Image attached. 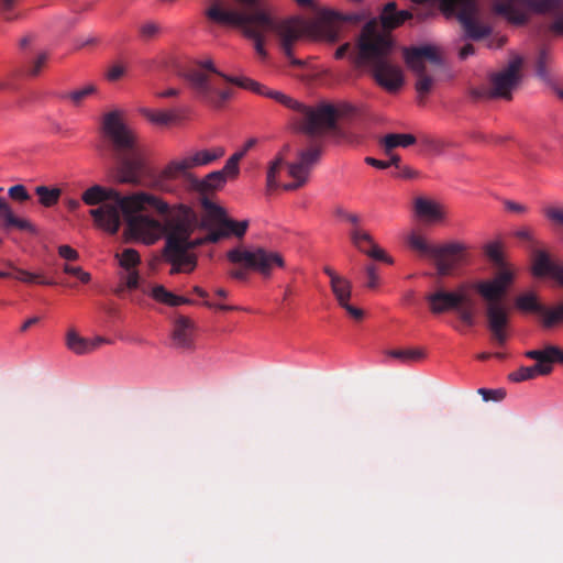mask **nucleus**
Masks as SVG:
<instances>
[{
  "mask_svg": "<svg viewBox=\"0 0 563 563\" xmlns=\"http://www.w3.org/2000/svg\"><path fill=\"white\" fill-rule=\"evenodd\" d=\"M200 216L191 207L178 203L170 206L164 219V257L172 265L170 274L190 273L197 266L195 249L235 235L242 238L249 221H234L225 210L207 197L201 198Z\"/></svg>",
  "mask_w": 563,
  "mask_h": 563,
  "instance_id": "f257e3e1",
  "label": "nucleus"
},
{
  "mask_svg": "<svg viewBox=\"0 0 563 563\" xmlns=\"http://www.w3.org/2000/svg\"><path fill=\"white\" fill-rule=\"evenodd\" d=\"M81 199L88 206L101 203L91 209L89 214L99 228L110 234L119 231L123 214L133 238L147 245L163 238L169 203L153 194L139 191L122 196L115 189L93 185L84 191Z\"/></svg>",
  "mask_w": 563,
  "mask_h": 563,
  "instance_id": "f03ea898",
  "label": "nucleus"
},
{
  "mask_svg": "<svg viewBox=\"0 0 563 563\" xmlns=\"http://www.w3.org/2000/svg\"><path fill=\"white\" fill-rule=\"evenodd\" d=\"M245 10H225L219 3H213L206 10V16L221 25L241 27L244 33L255 41V48L258 54L265 55L264 35L274 31L280 40V47L292 65H302L301 60L292 57V45L301 37V22L297 19L275 22L258 5V0H236Z\"/></svg>",
  "mask_w": 563,
  "mask_h": 563,
  "instance_id": "7ed1b4c3",
  "label": "nucleus"
},
{
  "mask_svg": "<svg viewBox=\"0 0 563 563\" xmlns=\"http://www.w3.org/2000/svg\"><path fill=\"white\" fill-rule=\"evenodd\" d=\"M100 133L101 155L109 152L117 162L115 179L121 184L139 185L140 174L145 168L144 150L139 144L136 132L124 121L122 110H112L102 115Z\"/></svg>",
  "mask_w": 563,
  "mask_h": 563,
  "instance_id": "20e7f679",
  "label": "nucleus"
},
{
  "mask_svg": "<svg viewBox=\"0 0 563 563\" xmlns=\"http://www.w3.org/2000/svg\"><path fill=\"white\" fill-rule=\"evenodd\" d=\"M485 255L499 268V272L490 279L479 280L472 285L484 301V313L492 339L504 345L507 341V328L509 325L510 309L506 302V296L515 279V274L506 267L501 244L489 242L484 247Z\"/></svg>",
  "mask_w": 563,
  "mask_h": 563,
  "instance_id": "39448f33",
  "label": "nucleus"
},
{
  "mask_svg": "<svg viewBox=\"0 0 563 563\" xmlns=\"http://www.w3.org/2000/svg\"><path fill=\"white\" fill-rule=\"evenodd\" d=\"M356 64H367L375 81L389 92L399 90L404 82L402 70L389 60L394 42L378 30L376 20H371L362 29Z\"/></svg>",
  "mask_w": 563,
  "mask_h": 563,
  "instance_id": "423d86ee",
  "label": "nucleus"
},
{
  "mask_svg": "<svg viewBox=\"0 0 563 563\" xmlns=\"http://www.w3.org/2000/svg\"><path fill=\"white\" fill-rule=\"evenodd\" d=\"M178 75L198 98L214 108H221L233 92L230 87H222L221 81L236 86L233 79H247V77H233L219 71L211 59L200 60L190 67L183 68Z\"/></svg>",
  "mask_w": 563,
  "mask_h": 563,
  "instance_id": "0eeeda50",
  "label": "nucleus"
},
{
  "mask_svg": "<svg viewBox=\"0 0 563 563\" xmlns=\"http://www.w3.org/2000/svg\"><path fill=\"white\" fill-rule=\"evenodd\" d=\"M227 258L235 266L229 271V275L238 280H246L251 271L268 278L276 267L283 268L285 266L280 253L262 246L231 249L227 253Z\"/></svg>",
  "mask_w": 563,
  "mask_h": 563,
  "instance_id": "6e6552de",
  "label": "nucleus"
},
{
  "mask_svg": "<svg viewBox=\"0 0 563 563\" xmlns=\"http://www.w3.org/2000/svg\"><path fill=\"white\" fill-rule=\"evenodd\" d=\"M527 10L552 16L549 31L554 35H563V0H498L494 4L497 14L518 25L527 22Z\"/></svg>",
  "mask_w": 563,
  "mask_h": 563,
  "instance_id": "1a4fd4ad",
  "label": "nucleus"
},
{
  "mask_svg": "<svg viewBox=\"0 0 563 563\" xmlns=\"http://www.w3.org/2000/svg\"><path fill=\"white\" fill-rule=\"evenodd\" d=\"M410 247L420 254L429 256L440 276L450 275L466 256L467 247L461 242H450L442 245L430 244L421 235L411 233L408 238Z\"/></svg>",
  "mask_w": 563,
  "mask_h": 563,
  "instance_id": "9d476101",
  "label": "nucleus"
},
{
  "mask_svg": "<svg viewBox=\"0 0 563 563\" xmlns=\"http://www.w3.org/2000/svg\"><path fill=\"white\" fill-rule=\"evenodd\" d=\"M429 309L433 314H441L454 310L459 319L467 327H473L476 322L477 307L472 297L460 287L457 291H448L438 288L426 296Z\"/></svg>",
  "mask_w": 563,
  "mask_h": 563,
  "instance_id": "9b49d317",
  "label": "nucleus"
},
{
  "mask_svg": "<svg viewBox=\"0 0 563 563\" xmlns=\"http://www.w3.org/2000/svg\"><path fill=\"white\" fill-rule=\"evenodd\" d=\"M521 67L522 59L520 57L511 59L505 68L489 75V88H472L471 96L476 100L494 98L510 100L512 90L521 81Z\"/></svg>",
  "mask_w": 563,
  "mask_h": 563,
  "instance_id": "f8f14e48",
  "label": "nucleus"
},
{
  "mask_svg": "<svg viewBox=\"0 0 563 563\" xmlns=\"http://www.w3.org/2000/svg\"><path fill=\"white\" fill-rule=\"evenodd\" d=\"M525 356L537 361L532 366H521L509 374V379L519 383L536 378L538 375L547 376L552 373L553 364H563V350L556 345H545L540 350H530Z\"/></svg>",
  "mask_w": 563,
  "mask_h": 563,
  "instance_id": "ddd939ff",
  "label": "nucleus"
},
{
  "mask_svg": "<svg viewBox=\"0 0 563 563\" xmlns=\"http://www.w3.org/2000/svg\"><path fill=\"white\" fill-rule=\"evenodd\" d=\"M404 58L407 66L417 75L416 90L419 96L428 95L433 87V77L427 75L424 60H429L434 65L442 63L438 49L431 45L418 47H405Z\"/></svg>",
  "mask_w": 563,
  "mask_h": 563,
  "instance_id": "4468645a",
  "label": "nucleus"
},
{
  "mask_svg": "<svg viewBox=\"0 0 563 563\" xmlns=\"http://www.w3.org/2000/svg\"><path fill=\"white\" fill-rule=\"evenodd\" d=\"M236 82V86L243 89L251 90L257 95L265 96L267 98L274 99L278 103L285 106L288 109L294 110L298 114H300V129L306 134L310 136V124L308 113L313 112L314 108L307 107L299 101L292 99L291 97L283 93L278 90L269 89L262 84L247 78V79H233Z\"/></svg>",
  "mask_w": 563,
  "mask_h": 563,
  "instance_id": "2eb2a0df",
  "label": "nucleus"
},
{
  "mask_svg": "<svg viewBox=\"0 0 563 563\" xmlns=\"http://www.w3.org/2000/svg\"><path fill=\"white\" fill-rule=\"evenodd\" d=\"M355 113V107L346 102L336 106L320 104L313 109V112L308 113L310 136L334 129L339 118H351Z\"/></svg>",
  "mask_w": 563,
  "mask_h": 563,
  "instance_id": "dca6fc26",
  "label": "nucleus"
},
{
  "mask_svg": "<svg viewBox=\"0 0 563 563\" xmlns=\"http://www.w3.org/2000/svg\"><path fill=\"white\" fill-rule=\"evenodd\" d=\"M515 307L523 313L538 314L544 329H552L556 325L558 306L552 308L544 306L534 291L530 290L518 295L515 299Z\"/></svg>",
  "mask_w": 563,
  "mask_h": 563,
  "instance_id": "f3484780",
  "label": "nucleus"
},
{
  "mask_svg": "<svg viewBox=\"0 0 563 563\" xmlns=\"http://www.w3.org/2000/svg\"><path fill=\"white\" fill-rule=\"evenodd\" d=\"M361 16L355 13L344 14L334 10L324 9L320 11L319 19L313 23V27L320 32L323 38L335 42L339 38V25L343 23L357 24Z\"/></svg>",
  "mask_w": 563,
  "mask_h": 563,
  "instance_id": "a211bd4d",
  "label": "nucleus"
},
{
  "mask_svg": "<svg viewBox=\"0 0 563 563\" xmlns=\"http://www.w3.org/2000/svg\"><path fill=\"white\" fill-rule=\"evenodd\" d=\"M191 168L188 163V159L185 156L174 158L166 164V166L162 169L156 180V187L162 190H169L168 186L165 184L169 180H176L179 178H184L188 181V185L191 187V178L196 177L191 174Z\"/></svg>",
  "mask_w": 563,
  "mask_h": 563,
  "instance_id": "6ab92c4d",
  "label": "nucleus"
},
{
  "mask_svg": "<svg viewBox=\"0 0 563 563\" xmlns=\"http://www.w3.org/2000/svg\"><path fill=\"white\" fill-rule=\"evenodd\" d=\"M194 335V322L187 317H178L174 322L172 331L173 346L184 351L192 350L195 347Z\"/></svg>",
  "mask_w": 563,
  "mask_h": 563,
  "instance_id": "aec40b11",
  "label": "nucleus"
},
{
  "mask_svg": "<svg viewBox=\"0 0 563 563\" xmlns=\"http://www.w3.org/2000/svg\"><path fill=\"white\" fill-rule=\"evenodd\" d=\"M321 154V144L318 141H311L307 148L298 154V161L288 165L289 175H299L300 173L307 177L312 166L319 161Z\"/></svg>",
  "mask_w": 563,
  "mask_h": 563,
  "instance_id": "412c9836",
  "label": "nucleus"
},
{
  "mask_svg": "<svg viewBox=\"0 0 563 563\" xmlns=\"http://www.w3.org/2000/svg\"><path fill=\"white\" fill-rule=\"evenodd\" d=\"M532 273L537 277L550 276L563 286V266L553 262L543 250H537L533 254Z\"/></svg>",
  "mask_w": 563,
  "mask_h": 563,
  "instance_id": "4be33fe9",
  "label": "nucleus"
},
{
  "mask_svg": "<svg viewBox=\"0 0 563 563\" xmlns=\"http://www.w3.org/2000/svg\"><path fill=\"white\" fill-rule=\"evenodd\" d=\"M109 341L103 336H96L92 340L80 336L74 329H70L66 334L67 347L78 355H85L97 350L101 344Z\"/></svg>",
  "mask_w": 563,
  "mask_h": 563,
  "instance_id": "5701e85b",
  "label": "nucleus"
},
{
  "mask_svg": "<svg viewBox=\"0 0 563 563\" xmlns=\"http://www.w3.org/2000/svg\"><path fill=\"white\" fill-rule=\"evenodd\" d=\"M0 221L3 230L18 229L35 233L34 225L26 219L18 218L8 201L0 197Z\"/></svg>",
  "mask_w": 563,
  "mask_h": 563,
  "instance_id": "b1692460",
  "label": "nucleus"
},
{
  "mask_svg": "<svg viewBox=\"0 0 563 563\" xmlns=\"http://www.w3.org/2000/svg\"><path fill=\"white\" fill-rule=\"evenodd\" d=\"M227 176H230L224 167L221 170H216L208 174L203 179L198 177L191 178V188L200 194H206L211 190L220 189L227 181Z\"/></svg>",
  "mask_w": 563,
  "mask_h": 563,
  "instance_id": "393cba45",
  "label": "nucleus"
},
{
  "mask_svg": "<svg viewBox=\"0 0 563 563\" xmlns=\"http://www.w3.org/2000/svg\"><path fill=\"white\" fill-rule=\"evenodd\" d=\"M411 18L412 13L410 11H397V4L388 2L380 14V22L385 30H394Z\"/></svg>",
  "mask_w": 563,
  "mask_h": 563,
  "instance_id": "a878e982",
  "label": "nucleus"
},
{
  "mask_svg": "<svg viewBox=\"0 0 563 563\" xmlns=\"http://www.w3.org/2000/svg\"><path fill=\"white\" fill-rule=\"evenodd\" d=\"M415 211L419 218L427 221H441L445 216L443 207L440 203L422 197L416 199Z\"/></svg>",
  "mask_w": 563,
  "mask_h": 563,
  "instance_id": "bb28decb",
  "label": "nucleus"
},
{
  "mask_svg": "<svg viewBox=\"0 0 563 563\" xmlns=\"http://www.w3.org/2000/svg\"><path fill=\"white\" fill-rule=\"evenodd\" d=\"M224 155V150L222 147H216L212 150H200L195 152H188L186 157L190 165V168H197L201 166H207L217 161L218 158Z\"/></svg>",
  "mask_w": 563,
  "mask_h": 563,
  "instance_id": "cd10ccee",
  "label": "nucleus"
},
{
  "mask_svg": "<svg viewBox=\"0 0 563 563\" xmlns=\"http://www.w3.org/2000/svg\"><path fill=\"white\" fill-rule=\"evenodd\" d=\"M150 295L158 302L165 303L170 307H177L180 305H189L192 303V301L186 297L177 296L170 291H168L164 286L162 285H155L152 289Z\"/></svg>",
  "mask_w": 563,
  "mask_h": 563,
  "instance_id": "c85d7f7f",
  "label": "nucleus"
},
{
  "mask_svg": "<svg viewBox=\"0 0 563 563\" xmlns=\"http://www.w3.org/2000/svg\"><path fill=\"white\" fill-rule=\"evenodd\" d=\"M416 143V137L412 134H397L390 133L384 136L382 141V145L386 152V154H390V152L397 147H408Z\"/></svg>",
  "mask_w": 563,
  "mask_h": 563,
  "instance_id": "c756f323",
  "label": "nucleus"
},
{
  "mask_svg": "<svg viewBox=\"0 0 563 563\" xmlns=\"http://www.w3.org/2000/svg\"><path fill=\"white\" fill-rule=\"evenodd\" d=\"M285 166V158L283 154H279L274 161H272L268 165L267 176H266V188L267 191H273L279 187L278 176L282 169Z\"/></svg>",
  "mask_w": 563,
  "mask_h": 563,
  "instance_id": "7c9ffc66",
  "label": "nucleus"
},
{
  "mask_svg": "<svg viewBox=\"0 0 563 563\" xmlns=\"http://www.w3.org/2000/svg\"><path fill=\"white\" fill-rule=\"evenodd\" d=\"M330 286L340 306L350 300L352 295V284L345 277L334 279V282L330 284Z\"/></svg>",
  "mask_w": 563,
  "mask_h": 563,
  "instance_id": "2f4dec72",
  "label": "nucleus"
},
{
  "mask_svg": "<svg viewBox=\"0 0 563 563\" xmlns=\"http://www.w3.org/2000/svg\"><path fill=\"white\" fill-rule=\"evenodd\" d=\"M256 144V139H250L245 142L241 151L234 153L225 163L224 170L231 176H236L239 173V162L245 154Z\"/></svg>",
  "mask_w": 563,
  "mask_h": 563,
  "instance_id": "473e14b6",
  "label": "nucleus"
},
{
  "mask_svg": "<svg viewBox=\"0 0 563 563\" xmlns=\"http://www.w3.org/2000/svg\"><path fill=\"white\" fill-rule=\"evenodd\" d=\"M140 286V275L137 271L130 269L120 275V285L115 288L114 292L122 296L125 289L134 290Z\"/></svg>",
  "mask_w": 563,
  "mask_h": 563,
  "instance_id": "72a5a7b5",
  "label": "nucleus"
},
{
  "mask_svg": "<svg viewBox=\"0 0 563 563\" xmlns=\"http://www.w3.org/2000/svg\"><path fill=\"white\" fill-rule=\"evenodd\" d=\"M13 271L14 273L7 272L9 276L5 278H15L26 284L37 283L41 285H54V282L43 278L40 274L31 273L16 267H13Z\"/></svg>",
  "mask_w": 563,
  "mask_h": 563,
  "instance_id": "f704fd0d",
  "label": "nucleus"
},
{
  "mask_svg": "<svg viewBox=\"0 0 563 563\" xmlns=\"http://www.w3.org/2000/svg\"><path fill=\"white\" fill-rule=\"evenodd\" d=\"M35 192L40 198V203L47 208L55 206L62 196L59 188H48L46 186L36 187Z\"/></svg>",
  "mask_w": 563,
  "mask_h": 563,
  "instance_id": "c9c22d12",
  "label": "nucleus"
},
{
  "mask_svg": "<svg viewBox=\"0 0 563 563\" xmlns=\"http://www.w3.org/2000/svg\"><path fill=\"white\" fill-rule=\"evenodd\" d=\"M387 355L407 364L422 360L424 352L420 349L389 350L387 351Z\"/></svg>",
  "mask_w": 563,
  "mask_h": 563,
  "instance_id": "e433bc0d",
  "label": "nucleus"
},
{
  "mask_svg": "<svg viewBox=\"0 0 563 563\" xmlns=\"http://www.w3.org/2000/svg\"><path fill=\"white\" fill-rule=\"evenodd\" d=\"M350 238L353 245L362 253L375 244L372 235L358 228H354L351 231Z\"/></svg>",
  "mask_w": 563,
  "mask_h": 563,
  "instance_id": "4c0bfd02",
  "label": "nucleus"
},
{
  "mask_svg": "<svg viewBox=\"0 0 563 563\" xmlns=\"http://www.w3.org/2000/svg\"><path fill=\"white\" fill-rule=\"evenodd\" d=\"M542 214L556 230H563V206H547Z\"/></svg>",
  "mask_w": 563,
  "mask_h": 563,
  "instance_id": "58836bf2",
  "label": "nucleus"
},
{
  "mask_svg": "<svg viewBox=\"0 0 563 563\" xmlns=\"http://www.w3.org/2000/svg\"><path fill=\"white\" fill-rule=\"evenodd\" d=\"M96 91H97V87L95 85L90 84L81 89L64 93L62 97L64 99L70 100L74 106L79 107L87 97L91 96Z\"/></svg>",
  "mask_w": 563,
  "mask_h": 563,
  "instance_id": "ea45409f",
  "label": "nucleus"
},
{
  "mask_svg": "<svg viewBox=\"0 0 563 563\" xmlns=\"http://www.w3.org/2000/svg\"><path fill=\"white\" fill-rule=\"evenodd\" d=\"M145 115L152 123H155L158 125H168L172 122L176 121V119H177L176 113H174L172 111L146 110Z\"/></svg>",
  "mask_w": 563,
  "mask_h": 563,
  "instance_id": "a19ab883",
  "label": "nucleus"
},
{
  "mask_svg": "<svg viewBox=\"0 0 563 563\" xmlns=\"http://www.w3.org/2000/svg\"><path fill=\"white\" fill-rule=\"evenodd\" d=\"M140 262V254L134 249H125L120 255V266L125 271L133 269Z\"/></svg>",
  "mask_w": 563,
  "mask_h": 563,
  "instance_id": "79ce46f5",
  "label": "nucleus"
},
{
  "mask_svg": "<svg viewBox=\"0 0 563 563\" xmlns=\"http://www.w3.org/2000/svg\"><path fill=\"white\" fill-rule=\"evenodd\" d=\"M550 59L551 56L549 51L547 48L540 49L536 62V71L537 75L543 80H547L549 78L547 65L549 64Z\"/></svg>",
  "mask_w": 563,
  "mask_h": 563,
  "instance_id": "37998d69",
  "label": "nucleus"
},
{
  "mask_svg": "<svg viewBox=\"0 0 563 563\" xmlns=\"http://www.w3.org/2000/svg\"><path fill=\"white\" fill-rule=\"evenodd\" d=\"M162 27L154 21H147L140 25L139 33L142 40L150 41L159 35Z\"/></svg>",
  "mask_w": 563,
  "mask_h": 563,
  "instance_id": "c03bdc74",
  "label": "nucleus"
},
{
  "mask_svg": "<svg viewBox=\"0 0 563 563\" xmlns=\"http://www.w3.org/2000/svg\"><path fill=\"white\" fill-rule=\"evenodd\" d=\"M19 0H0V15L5 21H12L19 18L18 14L14 13V7Z\"/></svg>",
  "mask_w": 563,
  "mask_h": 563,
  "instance_id": "a18cd8bd",
  "label": "nucleus"
},
{
  "mask_svg": "<svg viewBox=\"0 0 563 563\" xmlns=\"http://www.w3.org/2000/svg\"><path fill=\"white\" fill-rule=\"evenodd\" d=\"M19 0H0V15L5 21H12L19 18L18 14L14 13V7Z\"/></svg>",
  "mask_w": 563,
  "mask_h": 563,
  "instance_id": "49530a36",
  "label": "nucleus"
},
{
  "mask_svg": "<svg viewBox=\"0 0 563 563\" xmlns=\"http://www.w3.org/2000/svg\"><path fill=\"white\" fill-rule=\"evenodd\" d=\"M364 254H366L367 256L376 260V261H382V262H385L387 264H391L393 263V260L391 257H389L384 250H382L376 243L373 244L371 247H368L365 252H363Z\"/></svg>",
  "mask_w": 563,
  "mask_h": 563,
  "instance_id": "de8ad7c7",
  "label": "nucleus"
},
{
  "mask_svg": "<svg viewBox=\"0 0 563 563\" xmlns=\"http://www.w3.org/2000/svg\"><path fill=\"white\" fill-rule=\"evenodd\" d=\"M63 271L68 275L77 277L84 284H87L91 280L90 274L82 271V268L79 266H70L68 264H65Z\"/></svg>",
  "mask_w": 563,
  "mask_h": 563,
  "instance_id": "09e8293b",
  "label": "nucleus"
},
{
  "mask_svg": "<svg viewBox=\"0 0 563 563\" xmlns=\"http://www.w3.org/2000/svg\"><path fill=\"white\" fill-rule=\"evenodd\" d=\"M478 394L482 395L483 400L489 401H500L506 397V391L504 389H486L479 388Z\"/></svg>",
  "mask_w": 563,
  "mask_h": 563,
  "instance_id": "8fccbe9b",
  "label": "nucleus"
},
{
  "mask_svg": "<svg viewBox=\"0 0 563 563\" xmlns=\"http://www.w3.org/2000/svg\"><path fill=\"white\" fill-rule=\"evenodd\" d=\"M9 197L16 201H26L31 198L23 185H14L8 190Z\"/></svg>",
  "mask_w": 563,
  "mask_h": 563,
  "instance_id": "3c124183",
  "label": "nucleus"
},
{
  "mask_svg": "<svg viewBox=\"0 0 563 563\" xmlns=\"http://www.w3.org/2000/svg\"><path fill=\"white\" fill-rule=\"evenodd\" d=\"M47 59H48V54L41 53L35 58V60L31 64L30 68L27 69V74L32 77L37 76L41 73L44 65L46 64Z\"/></svg>",
  "mask_w": 563,
  "mask_h": 563,
  "instance_id": "603ef678",
  "label": "nucleus"
},
{
  "mask_svg": "<svg viewBox=\"0 0 563 563\" xmlns=\"http://www.w3.org/2000/svg\"><path fill=\"white\" fill-rule=\"evenodd\" d=\"M289 176L294 178V181L283 185V189L286 191L297 190L298 188L302 187L308 181V178H309V177L302 175L301 173L299 175L297 174V175H289Z\"/></svg>",
  "mask_w": 563,
  "mask_h": 563,
  "instance_id": "864d4df0",
  "label": "nucleus"
},
{
  "mask_svg": "<svg viewBox=\"0 0 563 563\" xmlns=\"http://www.w3.org/2000/svg\"><path fill=\"white\" fill-rule=\"evenodd\" d=\"M340 307H342L346 311V313L350 316V318H352L354 321L360 322L364 319V316H365L364 310L350 305L349 301L341 305Z\"/></svg>",
  "mask_w": 563,
  "mask_h": 563,
  "instance_id": "5fc2aeb1",
  "label": "nucleus"
},
{
  "mask_svg": "<svg viewBox=\"0 0 563 563\" xmlns=\"http://www.w3.org/2000/svg\"><path fill=\"white\" fill-rule=\"evenodd\" d=\"M366 276H367V283L366 287L371 289H375L378 286V275L377 269L375 265H368L365 268Z\"/></svg>",
  "mask_w": 563,
  "mask_h": 563,
  "instance_id": "6e6d98bb",
  "label": "nucleus"
},
{
  "mask_svg": "<svg viewBox=\"0 0 563 563\" xmlns=\"http://www.w3.org/2000/svg\"><path fill=\"white\" fill-rule=\"evenodd\" d=\"M58 255L66 261H77L79 258L78 252L66 244L58 246Z\"/></svg>",
  "mask_w": 563,
  "mask_h": 563,
  "instance_id": "4d7b16f0",
  "label": "nucleus"
},
{
  "mask_svg": "<svg viewBox=\"0 0 563 563\" xmlns=\"http://www.w3.org/2000/svg\"><path fill=\"white\" fill-rule=\"evenodd\" d=\"M335 214L346 221H349L351 224H353L355 228H357V225L360 224L361 222V218L355 214V213H351V212H347L345 209H343L342 207H338L335 209Z\"/></svg>",
  "mask_w": 563,
  "mask_h": 563,
  "instance_id": "13d9d810",
  "label": "nucleus"
},
{
  "mask_svg": "<svg viewBox=\"0 0 563 563\" xmlns=\"http://www.w3.org/2000/svg\"><path fill=\"white\" fill-rule=\"evenodd\" d=\"M125 73V69L122 65H113L107 71V79L110 81L119 80Z\"/></svg>",
  "mask_w": 563,
  "mask_h": 563,
  "instance_id": "bf43d9fd",
  "label": "nucleus"
},
{
  "mask_svg": "<svg viewBox=\"0 0 563 563\" xmlns=\"http://www.w3.org/2000/svg\"><path fill=\"white\" fill-rule=\"evenodd\" d=\"M505 208L508 211L516 212V213H525L527 212L528 208L521 203L507 200L505 201Z\"/></svg>",
  "mask_w": 563,
  "mask_h": 563,
  "instance_id": "052dcab7",
  "label": "nucleus"
},
{
  "mask_svg": "<svg viewBox=\"0 0 563 563\" xmlns=\"http://www.w3.org/2000/svg\"><path fill=\"white\" fill-rule=\"evenodd\" d=\"M365 162L368 165L379 168V169H385V168H388L389 166H391V163H387L386 161H379V159H376L373 157H366Z\"/></svg>",
  "mask_w": 563,
  "mask_h": 563,
  "instance_id": "680f3d73",
  "label": "nucleus"
},
{
  "mask_svg": "<svg viewBox=\"0 0 563 563\" xmlns=\"http://www.w3.org/2000/svg\"><path fill=\"white\" fill-rule=\"evenodd\" d=\"M475 53V47L471 43H466L460 48L459 56L461 59H465Z\"/></svg>",
  "mask_w": 563,
  "mask_h": 563,
  "instance_id": "e2e57ef3",
  "label": "nucleus"
},
{
  "mask_svg": "<svg viewBox=\"0 0 563 563\" xmlns=\"http://www.w3.org/2000/svg\"><path fill=\"white\" fill-rule=\"evenodd\" d=\"M205 306L209 307V308H213V309H217V310H220V311H231V310H235L238 309V307H234V306H228V305H221V303H212L208 300H206L203 302Z\"/></svg>",
  "mask_w": 563,
  "mask_h": 563,
  "instance_id": "0e129e2a",
  "label": "nucleus"
},
{
  "mask_svg": "<svg viewBox=\"0 0 563 563\" xmlns=\"http://www.w3.org/2000/svg\"><path fill=\"white\" fill-rule=\"evenodd\" d=\"M515 236L520 239V240H525V241H531L532 240V234L530 232L529 229H519L515 232Z\"/></svg>",
  "mask_w": 563,
  "mask_h": 563,
  "instance_id": "69168bd1",
  "label": "nucleus"
},
{
  "mask_svg": "<svg viewBox=\"0 0 563 563\" xmlns=\"http://www.w3.org/2000/svg\"><path fill=\"white\" fill-rule=\"evenodd\" d=\"M65 205L69 211H76L80 207V202L74 198L65 199Z\"/></svg>",
  "mask_w": 563,
  "mask_h": 563,
  "instance_id": "338daca9",
  "label": "nucleus"
},
{
  "mask_svg": "<svg viewBox=\"0 0 563 563\" xmlns=\"http://www.w3.org/2000/svg\"><path fill=\"white\" fill-rule=\"evenodd\" d=\"M551 90L553 92V95L560 100L563 102V87L559 86V85H551Z\"/></svg>",
  "mask_w": 563,
  "mask_h": 563,
  "instance_id": "774afa93",
  "label": "nucleus"
}]
</instances>
